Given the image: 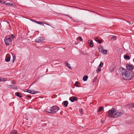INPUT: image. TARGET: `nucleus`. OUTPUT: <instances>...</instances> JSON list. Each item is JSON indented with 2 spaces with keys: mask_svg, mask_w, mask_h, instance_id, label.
<instances>
[{
  "mask_svg": "<svg viewBox=\"0 0 134 134\" xmlns=\"http://www.w3.org/2000/svg\"><path fill=\"white\" fill-rule=\"evenodd\" d=\"M126 72L123 73L122 76L123 79L126 80H131L134 76V73L132 71H128L126 70Z\"/></svg>",
  "mask_w": 134,
  "mask_h": 134,
  "instance_id": "f257e3e1",
  "label": "nucleus"
},
{
  "mask_svg": "<svg viewBox=\"0 0 134 134\" xmlns=\"http://www.w3.org/2000/svg\"><path fill=\"white\" fill-rule=\"evenodd\" d=\"M59 109V107L58 106L54 105L50 108V109L48 110L50 112H48L49 113L54 114Z\"/></svg>",
  "mask_w": 134,
  "mask_h": 134,
  "instance_id": "f03ea898",
  "label": "nucleus"
},
{
  "mask_svg": "<svg viewBox=\"0 0 134 134\" xmlns=\"http://www.w3.org/2000/svg\"><path fill=\"white\" fill-rule=\"evenodd\" d=\"M4 41L6 45L9 46L12 43V40L10 39V38L9 37V36H6L4 40Z\"/></svg>",
  "mask_w": 134,
  "mask_h": 134,
  "instance_id": "7ed1b4c3",
  "label": "nucleus"
},
{
  "mask_svg": "<svg viewBox=\"0 0 134 134\" xmlns=\"http://www.w3.org/2000/svg\"><path fill=\"white\" fill-rule=\"evenodd\" d=\"M123 110L119 112L117 111L115 112L114 114V116L113 117L115 118H117L121 116L123 114Z\"/></svg>",
  "mask_w": 134,
  "mask_h": 134,
  "instance_id": "20e7f679",
  "label": "nucleus"
},
{
  "mask_svg": "<svg viewBox=\"0 0 134 134\" xmlns=\"http://www.w3.org/2000/svg\"><path fill=\"white\" fill-rule=\"evenodd\" d=\"M115 112V109L114 108H113L111 110H110L108 111V113L110 115H114V114Z\"/></svg>",
  "mask_w": 134,
  "mask_h": 134,
  "instance_id": "39448f33",
  "label": "nucleus"
},
{
  "mask_svg": "<svg viewBox=\"0 0 134 134\" xmlns=\"http://www.w3.org/2000/svg\"><path fill=\"white\" fill-rule=\"evenodd\" d=\"M126 68L129 70L130 71L133 69L134 66L133 65H130L127 64L126 66Z\"/></svg>",
  "mask_w": 134,
  "mask_h": 134,
  "instance_id": "423d86ee",
  "label": "nucleus"
},
{
  "mask_svg": "<svg viewBox=\"0 0 134 134\" xmlns=\"http://www.w3.org/2000/svg\"><path fill=\"white\" fill-rule=\"evenodd\" d=\"M44 40V38L43 37H39L37 38L35 40L36 42L38 43H41L43 42Z\"/></svg>",
  "mask_w": 134,
  "mask_h": 134,
  "instance_id": "0eeeda50",
  "label": "nucleus"
},
{
  "mask_svg": "<svg viewBox=\"0 0 134 134\" xmlns=\"http://www.w3.org/2000/svg\"><path fill=\"white\" fill-rule=\"evenodd\" d=\"M126 70H127L126 69H124L122 67H120L118 69V71L119 72H122V75L123 73H125L124 72H126Z\"/></svg>",
  "mask_w": 134,
  "mask_h": 134,
  "instance_id": "6e6552de",
  "label": "nucleus"
},
{
  "mask_svg": "<svg viewBox=\"0 0 134 134\" xmlns=\"http://www.w3.org/2000/svg\"><path fill=\"white\" fill-rule=\"evenodd\" d=\"M69 99L71 102H73L74 101L77 100V98L76 97H70L69 98Z\"/></svg>",
  "mask_w": 134,
  "mask_h": 134,
  "instance_id": "1a4fd4ad",
  "label": "nucleus"
},
{
  "mask_svg": "<svg viewBox=\"0 0 134 134\" xmlns=\"http://www.w3.org/2000/svg\"><path fill=\"white\" fill-rule=\"evenodd\" d=\"M115 68L116 66L114 64H112L110 68L109 71L110 72L113 71Z\"/></svg>",
  "mask_w": 134,
  "mask_h": 134,
  "instance_id": "9d476101",
  "label": "nucleus"
},
{
  "mask_svg": "<svg viewBox=\"0 0 134 134\" xmlns=\"http://www.w3.org/2000/svg\"><path fill=\"white\" fill-rule=\"evenodd\" d=\"M25 91L32 94H35V92L34 90H26Z\"/></svg>",
  "mask_w": 134,
  "mask_h": 134,
  "instance_id": "9b49d317",
  "label": "nucleus"
},
{
  "mask_svg": "<svg viewBox=\"0 0 134 134\" xmlns=\"http://www.w3.org/2000/svg\"><path fill=\"white\" fill-rule=\"evenodd\" d=\"M88 43L90 44V46L91 47H93V42L91 40H89L88 41Z\"/></svg>",
  "mask_w": 134,
  "mask_h": 134,
  "instance_id": "f8f14e48",
  "label": "nucleus"
},
{
  "mask_svg": "<svg viewBox=\"0 0 134 134\" xmlns=\"http://www.w3.org/2000/svg\"><path fill=\"white\" fill-rule=\"evenodd\" d=\"M15 95L16 96L18 97H19L20 98L22 97V95L21 94L18 92H16L15 93Z\"/></svg>",
  "mask_w": 134,
  "mask_h": 134,
  "instance_id": "ddd939ff",
  "label": "nucleus"
},
{
  "mask_svg": "<svg viewBox=\"0 0 134 134\" xmlns=\"http://www.w3.org/2000/svg\"><path fill=\"white\" fill-rule=\"evenodd\" d=\"M128 107L130 109H131L132 108H134V103H130L128 105Z\"/></svg>",
  "mask_w": 134,
  "mask_h": 134,
  "instance_id": "4468645a",
  "label": "nucleus"
},
{
  "mask_svg": "<svg viewBox=\"0 0 134 134\" xmlns=\"http://www.w3.org/2000/svg\"><path fill=\"white\" fill-rule=\"evenodd\" d=\"M64 104V107H66L68 105V102L67 101L65 100L63 102Z\"/></svg>",
  "mask_w": 134,
  "mask_h": 134,
  "instance_id": "2eb2a0df",
  "label": "nucleus"
},
{
  "mask_svg": "<svg viewBox=\"0 0 134 134\" xmlns=\"http://www.w3.org/2000/svg\"><path fill=\"white\" fill-rule=\"evenodd\" d=\"M88 78V76L87 75H85L83 77L82 79L84 81H86Z\"/></svg>",
  "mask_w": 134,
  "mask_h": 134,
  "instance_id": "dca6fc26",
  "label": "nucleus"
},
{
  "mask_svg": "<svg viewBox=\"0 0 134 134\" xmlns=\"http://www.w3.org/2000/svg\"><path fill=\"white\" fill-rule=\"evenodd\" d=\"M65 63L66 66L68 67L69 69H71V66H70V64H69L67 62H65Z\"/></svg>",
  "mask_w": 134,
  "mask_h": 134,
  "instance_id": "f3484780",
  "label": "nucleus"
},
{
  "mask_svg": "<svg viewBox=\"0 0 134 134\" xmlns=\"http://www.w3.org/2000/svg\"><path fill=\"white\" fill-rule=\"evenodd\" d=\"M124 58L125 59H128V60L130 59V57L127 54L126 55H125L124 56Z\"/></svg>",
  "mask_w": 134,
  "mask_h": 134,
  "instance_id": "a211bd4d",
  "label": "nucleus"
},
{
  "mask_svg": "<svg viewBox=\"0 0 134 134\" xmlns=\"http://www.w3.org/2000/svg\"><path fill=\"white\" fill-rule=\"evenodd\" d=\"M10 59V58L9 57H7L5 59V61L6 62H9Z\"/></svg>",
  "mask_w": 134,
  "mask_h": 134,
  "instance_id": "6ab92c4d",
  "label": "nucleus"
},
{
  "mask_svg": "<svg viewBox=\"0 0 134 134\" xmlns=\"http://www.w3.org/2000/svg\"><path fill=\"white\" fill-rule=\"evenodd\" d=\"M12 88L13 89L16 90L18 89L17 87L16 86L14 85H12Z\"/></svg>",
  "mask_w": 134,
  "mask_h": 134,
  "instance_id": "aec40b11",
  "label": "nucleus"
},
{
  "mask_svg": "<svg viewBox=\"0 0 134 134\" xmlns=\"http://www.w3.org/2000/svg\"><path fill=\"white\" fill-rule=\"evenodd\" d=\"M12 56L13 58V61H14V60H15V58L16 57L14 54L12 53Z\"/></svg>",
  "mask_w": 134,
  "mask_h": 134,
  "instance_id": "412c9836",
  "label": "nucleus"
},
{
  "mask_svg": "<svg viewBox=\"0 0 134 134\" xmlns=\"http://www.w3.org/2000/svg\"><path fill=\"white\" fill-rule=\"evenodd\" d=\"M97 80V77H95L93 81L94 82H96Z\"/></svg>",
  "mask_w": 134,
  "mask_h": 134,
  "instance_id": "4be33fe9",
  "label": "nucleus"
},
{
  "mask_svg": "<svg viewBox=\"0 0 134 134\" xmlns=\"http://www.w3.org/2000/svg\"><path fill=\"white\" fill-rule=\"evenodd\" d=\"M103 109V107H99V110H98V112H100L101 110Z\"/></svg>",
  "mask_w": 134,
  "mask_h": 134,
  "instance_id": "5701e85b",
  "label": "nucleus"
},
{
  "mask_svg": "<svg viewBox=\"0 0 134 134\" xmlns=\"http://www.w3.org/2000/svg\"><path fill=\"white\" fill-rule=\"evenodd\" d=\"M111 39L114 40H116V37L114 36L111 38Z\"/></svg>",
  "mask_w": 134,
  "mask_h": 134,
  "instance_id": "b1692460",
  "label": "nucleus"
},
{
  "mask_svg": "<svg viewBox=\"0 0 134 134\" xmlns=\"http://www.w3.org/2000/svg\"><path fill=\"white\" fill-rule=\"evenodd\" d=\"M107 51L106 50H103V53L104 54H107Z\"/></svg>",
  "mask_w": 134,
  "mask_h": 134,
  "instance_id": "393cba45",
  "label": "nucleus"
},
{
  "mask_svg": "<svg viewBox=\"0 0 134 134\" xmlns=\"http://www.w3.org/2000/svg\"><path fill=\"white\" fill-rule=\"evenodd\" d=\"M17 131H16V130H15V131H12L11 133V134H16V133H17Z\"/></svg>",
  "mask_w": 134,
  "mask_h": 134,
  "instance_id": "a878e982",
  "label": "nucleus"
},
{
  "mask_svg": "<svg viewBox=\"0 0 134 134\" xmlns=\"http://www.w3.org/2000/svg\"><path fill=\"white\" fill-rule=\"evenodd\" d=\"M79 82H78L77 81L76 82L75 84V86H77V87H78L77 86L79 84Z\"/></svg>",
  "mask_w": 134,
  "mask_h": 134,
  "instance_id": "bb28decb",
  "label": "nucleus"
},
{
  "mask_svg": "<svg viewBox=\"0 0 134 134\" xmlns=\"http://www.w3.org/2000/svg\"><path fill=\"white\" fill-rule=\"evenodd\" d=\"M8 5L9 6H12L13 5V4H10V3H5V5Z\"/></svg>",
  "mask_w": 134,
  "mask_h": 134,
  "instance_id": "cd10ccee",
  "label": "nucleus"
},
{
  "mask_svg": "<svg viewBox=\"0 0 134 134\" xmlns=\"http://www.w3.org/2000/svg\"><path fill=\"white\" fill-rule=\"evenodd\" d=\"M9 37L10 38V39L11 40V39H12L14 38V36L13 34H12L11 35L10 37Z\"/></svg>",
  "mask_w": 134,
  "mask_h": 134,
  "instance_id": "c85d7f7f",
  "label": "nucleus"
},
{
  "mask_svg": "<svg viewBox=\"0 0 134 134\" xmlns=\"http://www.w3.org/2000/svg\"><path fill=\"white\" fill-rule=\"evenodd\" d=\"M101 68H98L96 70L97 72H99L101 71Z\"/></svg>",
  "mask_w": 134,
  "mask_h": 134,
  "instance_id": "c756f323",
  "label": "nucleus"
},
{
  "mask_svg": "<svg viewBox=\"0 0 134 134\" xmlns=\"http://www.w3.org/2000/svg\"><path fill=\"white\" fill-rule=\"evenodd\" d=\"M30 20H31V21H33V22H35V23H37H37H38V21H37L35 20H32V19H30Z\"/></svg>",
  "mask_w": 134,
  "mask_h": 134,
  "instance_id": "7c9ffc66",
  "label": "nucleus"
},
{
  "mask_svg": "<svg viewBox=\"0 0 134 134\" xmlns=\"http://www.w3.org/2000/svg\"><path fill=\"white\" fill-rule=\"evenodd\" d=\"M7 87L8 88H12V85H8L7 86Z\"/></svg>",
  "mask_w": 134,
  "mask_h": 134,
  "instance_id": "2f4dec72",
  "label": "nucleus"
},
{
  "mask_svg": "<svg viewBox=\"0 0 134 134\" xmlns=\"http://www.w3.org/2000/svg\"><path fill=\"white\" fill-rule=\"evenodd\" d=\"M79 111L81 114H83L82 110V109H80L79 110Z\"/></svg>",
  "mask_w": 134,
  "mask_h": 134,
  "instance_id": "473e14b6",
  "label": "nucleus"
},
{
  "mask_svg": "<svg viewBox=\"0 0 134 134\" xmlns=\"http://www.w3.org/2000/svg\"><path fill=\"white\" fill-rule=\"evenodd\" d=\"M103 65V63H101V62H100V64H99V66H100V67H102Z\"/></svg>",
  "mask_w": 134,
  "mask_h": 134,
  "instance_id": "72a5a7b5",
  "label": "nucleus"
},
{
  "mask_svg": "<svg viewBox=\"0 0 134 134\" xmlns=\"http://www.w3.org/2000/svg\"><path fill=\"white\" fill-rule=\"evenodd\" d=\"M97 42H98L99 44H101L102 43V41L100 40H98Z\"/></svg>",
  "mask_w": 134,
  "mask_h": 134,
  "instance_id": "f704fd0d",
  "label": "nucleus"
},
{
  "mask_svg": "<svg viewBox=\"0 0 134 134\" xmlns=\"http://www.w3.org/2000/svg\"><path fill=\"white\" fill-rule=\"evenodd\" d=\"M78 38L79 39V41H82V38L80 36V37H79Z\"/></svg>",
  "mask_w": 134,
  "mask_h": 134,
  "instance_id": "c9c22d12",
  "label": "nucleus"
},
{
  "mask_svg": "<svg viewBox=\"0 0 134 134\" xmlns=\"http://www.w3.org/2000/svg\"><path fill=\"white\" fill-rule=\"evenodd\" d=\"M37 24H39L41 25H43V23H42L39 21H38Z\"/></svg>",
  "mask_w": 134,
  "mask_h": 134,
  "instance_id": "e433bc0d",
  "label": "nucleus"
},
{
  "mask_svg": "<svg viewBox=\"0 0 134 134\" xmlns=\"http://www.w3.org/2000/svg\"><path fill=\"white\" fill-rule=\"evenodd\" d=\"M5 81V80H4V79H0V81Z\"/></svg>",
  "mask_w": 134,
  "mask_h": 134,
  "instance_id": "4c0bfd02",
  "label": "nucleus"
},
{
  "mask_svg": "<svg viewBox=\"0 0 134 134\" xmlns=\"http://www.w3.org/2000/svg\"><path fill=\"white\" fill-rule=\"evenodd\" d=\"M94 39V40L97 42V41L98 40V38L97 37H95Z\"/></svg>",
  "mask_w": 134,
  "mask_h": 134,
  "instance_id": "58836bf2",
  "label": "nucleus"
},
{
  "mask_svg": "<svg viewBox=\"0 0 134 134\" xmlns=\"http://www.w3.org/2000/svg\"><path fill=\"white\" fill-rule=\"evenodd\" d=\"M5 3H6L5 2H3L2 1V3H1V4H4L5 5Z\"/></svg>",
  "mask_w": 134,
  "mask_h": 134,
  "instance_id": "ea45409f",
  "label": "nucleus"
},
{
  "mask_svg": "<svg viewBox=\"0 0 134 134\" xmlns=\"http://www.w3.org/2000/svg\"><path fill=\"white\" fill-rule=\"evenodd\" d=\"M12 83L13 84H14L15 83V81L14 80L12 81Z\"/></svg>",
  "mask_w": 134,
  "mask_h": 134,
  "instance_id": "a19ab883",
  "label": "nucleus"
},
{
  "mask_svg": "<svg viewBox=\"0 0 134 134\" xmlns=\"http://www.w3.org/2000/svg\"><path fill=\"white\" fill-rule=\"evenodd\" d=\"M36 81V80H35L34 82H33V83L31 85H32L33 84H34L35 83Z\"/></svg>",
  "mask_w": 134,
  "mask_h": 134,
  "instance_id": "79ce46f5",
  "label": "nucleus"
},
{
  "mask_svg": "<svg viewBox=\"0 0 134 134\" xmlns=\"http://www.w3.org/2000/svg\"><path fill=\"white\" fill-rule=\"evenodd\" d=\"M103 47L102 46H100V48L101 49H102V50H103Z\"/></svg>",
  "mask_w": 134,
  "mask_h": 134,
  "instance_id": "37998d69",
  "label": "nucleus"
},
{
  "mask_svg": "<svg viewBox=\"0 0 134 134\" xmlns=\"http://www.w3.org/2000/svg\"><path fill=\"white\" fill-rule=\"evenodd\" d=\"M28 97L29 98H31V96H30V95H28Z\"/></svg>",
  "mask_w": 134,
  "mask_h": 134,
  "instance_id": "c03bdc74",
  "label": "nucleus"
},
{
  "mask_svg": "<svg viewBox=\"0 0 134 134\" xmlns=\"http://www.w3.org/2000/svg\"><path fill=\"white\" fill-rule=\"evenodd\" d=\"M49 109H47L46 111V112H47V113H49V112H50V111L49 110Z\"/></svg>",
  "mask_w": 134,
  "mask_h": 134,
  "instance_id": "a18cd8bd",
  "label": "nucleus"
},
{
  "mask_svg": "<svg viewBox=\"0 0 134 134\" xmlns=\"http://www.w3.org/2000/svg\"><path fill=\"white\" fill-rule=\"evenodd\" d=\"M44 24H46V25H49V26L50 25H49V24L48 23H44Z\"/></svg>",
  "mask_w": 134,
  "mask_h": 134,
  "instance_id": "49530a36",
  "label": "nucleus"
},
{
  "mask_svg": "<svg viewBox=\"0 0 134 134\" xmlns=\"http://www.w3.org/2000/svg\"><path fill=\"white\" fill-rule=\"evenodd\" d=\"M104 122V120H103V121L102 120L101 121V122L102 123H103Z\"/></svg>",
  "mask_w": 134,
  "mask_h": 134,
  "instance_id": "de8ad7c7",
  "label": "nucleus"
},
{
  "mask_svg": "<svg viewBox=\"0 0 134 134\" xmlns=\"http://www.w3.org/2000/svg\"><path fill=\"white\" fill-rule=\"evenodd\" d=\"M98 51L99 52H102V50H100V49H99V50Z\"/></svg>",
  "mask_w": 134,
  "mask_h": 134,
  "instance_id": "09e8293b",
  "label": "nucleus"
},
{
  "mask_svg": "<svg viewBox=\"0 0 134 134\" xmlns=\"http://www.w3.org/2000/svg\"><path fill=\"white\" fill-rule=\"evenodd\" d=\"M0 3H2V1L0 0Z\"/></svg>",
  "mask_w": 134,
  "mask_h": 134,
  "instance_id": "8fccbe9b",
  "label": "nucleus"
},
{
  "mask_svg": "<svg viewBox=\"0 0 134 134\" xmlns=\"http://www.w3.org/2000/svg\"><path fill=\"white\" fill-rule=\"evenodd\" d=\"M12 61V63H13L14 62V61H13V60Z\"/></svg>",
  "mask_w": 134,
  "mask_h": 134,
  "instance_id": "3c124183",
  "label": "nucleus"
},
{
  "mask_svg": "<svg viewBox=\"0 0 134 134\" xmlns=\"http://www.w3.org/2000/svg\"><path fill=\"white\" fill-rule=\"evenodd\" d=\"M38 93V92H36L35 93Z\"/></svg>",
  "mask_w": 134,
  "mask_h": 134,
  "instance_id": "603ef678",
  "label": "nucleus"
},
{
  "mask_svg": "<svg viewBox=\"0 0 134 134\" xmlns=\"http://www.w3.org/2000/svg\"><path fill=\"white\" fill-rule=\"evenodd\" d=\"M66 15L68 16H69L68 15Z\"/></svg>",
  "mask_w": 134,
  "mask_h": 134,
  "instance_id": "864d4df0",
  "label": "nucleus"
},
{
  "mask_svg": "<svg viewBox=\"0 0 134 134\" xmlns=\"http://www.w3.org/2000/svg\"><path fill=\"white\" fill-rule=\"evenodd\" d=\"M91 104H92V103H90V105Z\"/></svg>",
  "mask_w": 134,
  "mask_h": 134,
  "instance_id": "5fc2aeb1",
  "label": "nucleus"
},
{
  "mask_svg": "<svg viewBox=\"0 0 134 134\" xmlns=\"http://www.w3.org/2000/svg\"><path fill=\"white\" fill-rule=\"evenodd\" d=\"M60 114L61 115H62V113H60Z\"/></svg>",
  "mask_w": 134,
  "mask_h": 134,
  "instance_id": "6e6d98bb",
  "label": "nucleus"
},
{
  "mask_svg": "<svg viewBox=\"0 0 134 134\" xmlns=\"http://www.w3.org/2000/svg\"><path fill=\"white\" fill-rule=\"evenodd\" d=\"M31 85H30V87H31Z\"/></svg>",
  "mask_w": 134,
  "mask_h": 134,
  "instance_id": "4d7b16f0",
  "label": "nucleus"
},
{
  "mask_svg": "<svg viewBox=\"0 0 134 134\" xmlns=\"http://www.w3.org/2000/svg\"><path fill=\"white\" fill-rule=\"evenodd\" d=\"M31 85H30V87H31Z\"/></svg>",
  "mask_w": 134,
  "mask_h": 134,
  "instance_id": "13d9d810",
  "label": "nucleus"
}]
</instances>
